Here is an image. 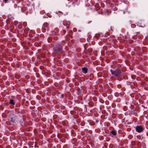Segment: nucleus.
I'll return each mask as SVG.
<instances>
[{"label":"nucleus","mask_w":148,"mask_h":148,"mask_svg":"<svg viewBox=\"0 0 148 148\" xmlns=\"http://www.w3.org/2000/svg\"><path fill=\"white\" fill-rule=\"evenodd\" d=\"M53 35H55L56 34V32H54V31H53Z\"/></svg>","instance_id":"17"},{"label":"nucleus","mask_w":148,"mask_h":148,"mask_svg":"<svg viewBox=\"0 0 148 148\" xmlns=\"http://www.w3.org/2000/svg\"><path fill=\"white\" fill-rule=\"evenodd\" d=\"M136 131L139 133L143 132V129L141 126H137L136 127Z\"/></svg>","instance_id":"4"},{"label":"nucleus","mask_w":148,"mask_h":148,"mask_svg":"<svg viewBox=\"0 0 148 148\" xmlns=\"http://www.w3.org/2000/svg\"><path fill=\"white\" fill-rule=\"evenodd\" d=\"M110 133L114 135H115L116 134V133L115 130H112Z\"/></svg>","instance_id":"10"},{"label":"nucleus","mask_w":148,"mask_h":148,"mask_svg":"<svg viewBox=\"0 0 148 148\" xmlns=\"http://www.w3.org/2000/svg\"><path fill=\"white\" fill-rule=\"evenodd\" d=\"M110 71L112 74L116 77H120L122 75L123 72L119 69L115 70L110 69Z\"/></svg>","instance_id":"1"},{"label":"nucleus","mask_w":148,"mask_h":148,"mask_svg":"<svg viewBox=\"0 0 148 148\" xmlns=\"http://www.w3.org/2000/svg\"><path fill=\"white\" fill-rule=\"evenodd\" d=\"M58 12H60V13H62H62L61 12V11H58Z\"/></svg>","instance_id":"18"},{"label":"nucleus","mask_w":148,"mask_h":148,"mask_svg":"<svg viewBox=\"0 0 148 148\" xmlns=\"http://www.w3.org/2000/svg\"><path fill=\"white\" fill-rule=\"evenodd\" d=\"M105 39V38H103V40H104Z\"/></svg>","instance_id":"22"},{"label":"nucleus","mask_w":148,"mask_h":148,"mask_svg":"<svg viewBox=\"0 0 148 148\" xmlns=\"http://www.w3.org/2000/svg\"><path fill=\"white\" fill-rule=\"evenodd\" d=\"M17 7V5L16 4H14V8H16Z\"/></svg>","instance_id":"15"},{"label":"nucleus","mask_w":148,"mask_h":148,"mask_svg":"<svg viewBox=\"0 0 148 148\" xmlns=\"http://www.w3.org/2000/svg\"><path fill=\"white\" fill-rule=\"evenodd\" d=\"M62 47L60 45H58L54 46L53 48V50L56 53H59L61 52L62 50Z\"/></svg>","instance_id":"2"},{"label":"nucleus","mask_w":148,"mask_h":148,"mask_svg":"<svg viewBox=\"0 0 148 148\" xmlns=\"http://www.w3.org/2000/svg\"><path fill=\"white\" fill-rule=\"evenodd\" d=\"M129 38L131 40V38H130V37H129Z\"/></svg>","instance_id":"21"},{"label":"nucleus","mask_w":148,"mask_h":148,"mask_svg":"<svg viewBox=\"0 0 148 148\" xmlns=\"http://www.w3.org/2000/svg\"><path fill=\"white\" fill-rule=\"evenodd\" d=\"M17 119L16 116L13 115L10 118V121L12 123H14Z\"/></svg>","instance_id":"5"},{"label":"nucleus","mask_w":148,"mask_h":148,"mask_svg":"<svg viewBox=\"0 0 148 148\" xmlns=\"http://www.w3.org/2000/svg\"><path fill=\"white\" fill-rule=\"evenodd\" d=\"M108 43L111 44V43L113 42V40L111 37H108L105 39Z\"/></svg>","instance_id":"6"},{"label":"nucleus","mask_w":148,"mask_h":148,"mask_svg":"<svg viewBox=\"0 0 148 148\" xmlns=\"http://www.w3.org/2000/svg\"><path fill=\"white\" fill-rule=\"evenodd\" d=\"M78 31H79V32H81V30H79Z\"/></svg>","instance_id":"20"},{"label":"nucleus","mask_w":148,"mask_h":148,"mask_svg":"<svg viewBox=\"0 0 148 148\" xmlns=\"http://www.w3.org/2000/svg\"><path fill=\"white\" fill-rule=\"evenodd\" d=\"M73 30L74 32H76V28H74Z\"/></svg>","instance_id":"16"},{"label":"nucleus","mask_w":148,"mask_h":148,"mask_svg":"<svg viewBox=\"0 0 148 148\" xmlns=\"http://www.w3.org/2000/svg\"><path fill=\"white\" fill-rule=\"evenodd\" d=\"M142 36L140 35V32H138L136 33V34L134 36L132 37V38L133 39L138 40Z\"/></svg>","instance_id":"3"},{"label":"nucleus","mask_w":148,"mask_h":148,"mask_svg":"<svg viewBox=\"0 0 148 148\" xmlns=\"http://www.w3.org/2000/svg\"><path fill=\"white\" fill-rule=\"evenodd\" d=\"M131 77L132 79H134L135 78V76L134 75H132L131 76Z\"/></svg>","instance_id":"11"},{"label":"nucleus","mask_w":148,"mask_h":148,"mask_svg":"<svg viewBox=\"0 0 148 148\" xmlns=\"http://www.w3.org/2000/svg\"><path fill=\"white\" fill-rule=\"evenodd\" d=\"M63 25L65 26H66V28L67 29L69 27V26L70 24V22H68L67 23H66L64 21L63 23Z\"/></svg>","instance_id":"8"},{"label":"nucleus","mask_w":148,"mask_h":148,"mask_svg":"<svg viewBox=\"0 0 148 148\" xmlns=\"http://www.w3.org/2000/svg\"><path fill=\"white\" fill-rule=\"evenodd\" d=\"M88 70V69L85 67H84L82 68V72L84 73H87Z\"/></svg>","instance_id":"7"},{"label":"nucleus","mask_w":148,"mask_h":148,"mask_svg":"<svg viewBox=\"0 0 148 148\" xmlns=\"http://www.w3.org/2000/svg\"><path fill=\"white\" fill-rule=\"evenodd\" d=\"M18 8H19L20 10H22V7L18 6Z\"/></svg>","instance_id":"14"},{"label":"nucleus","mask_w":148,"mask_h":148,"mask_svg":"<svg viewBox=\"0 0 148 148\" xmlns=\"http://www.w3.org/2000/svg\"><path fill=\"white\" fill-rule=\"evenodd\" d=\"M10 103L12 105H14L15 104V103L14 102V100L13 99H11L10 100Z\"/></svg>","instance_id":"9"},{"label":"nucleus","mask_w":148,"mask_h":148,"mask_svg":"<svg viewBox=\"0 0 148 148\" xmlns=\"http://www.w3.org/2000/svg\"><path fill=\"white\" fill-rule=\"evenodd\" d=\"M80 89H78V90L79 92L80 91Z\"/></svg>","instance_id":"19"},{"label":"nucleus","mask_w":148,"mask_h":148,"mask_svg":"<svg viewBox=\"0 0 148 148\" xmlns=\"http://www.w3.org/2000/svg\"><path fill=\"white\" fill-rule=\"evenodd\" d=\"M101 35H100L98 37V40H99L100 39L101 40H102V39L101 38ZM99 41H100V40H99Z\"/></svg>","instance_id":"12"},{"label":"nucleus","mask_w":148,"mask_h":148,"mask_svg":"<svg viewBox=\"0 0 148 148\" xmlns=\"http://www.w3.org/2000/svg\"><path fill=\"white\" fill-rule=\"evenodd\" d=\"M8 0H3V1L5 3H6Z\"/></svg>","instance_id":"13"}]
</instances>
